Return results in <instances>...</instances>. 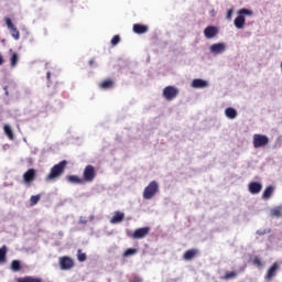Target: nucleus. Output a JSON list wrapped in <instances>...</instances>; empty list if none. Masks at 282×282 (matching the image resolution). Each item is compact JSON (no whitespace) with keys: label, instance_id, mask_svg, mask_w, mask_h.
<instances>
[{"label":"nucleus","instance_id":"nucleus-1","mask_svg":"<svg viewBox=\"0 0 282 282\" xmlns=\"http://www.w3.org/2000/svg\"><path fill=\"white\" fill-rule=\"evenodd\" d=\"M65 169H67V161L63 160L51 169V172L45 177V181L54 182V180H58V177H61L62 174L65 173Z\"/></svg>","mask_w":282,"mask_h":282},{"label":"nucleus","instance_id":"nucleus-2","mask_svg":"<svg viewBox=\"0 0 282 282\" xmlns=\"http://www.w3.org/2000/svg\"><path fill=\"white\" fill-rule=\"evenodd\" d=\"M160 191V185H158V182L152 181L149 183V185L143 191V199H153L155 197V194Z\"/></svg>","mask_w":282,"mask_h":282},{"label":"nucleus","instance_id":"nucleus-3","mask_svg":"<svg viewBox=\"0 0 282 282\" xmlns=\"http://www.w3.org/2000/svg\"><path fill=\"white\" fill-rule=\"evenodd\" d=\"M254 149H263V147H268L270 144V139L265 134H253V141H252Z\"/></svg>","mask_w":282,"mask_h":282},{"label":"nucleus","instance_id":"nucleus-4","mask_svg":"<svg viewBox=\"0 0 282 282\" xmlns=\"http://www.w3.org/2000/svg\"><path fill=\"white\" fill-rule=\"evenodd\" d=\"M96 175H97L96 167H94V165H87L84 169L82 180L84 183L85 182L91 183V182H94V180H96Z\"/></svg>","mask_w":282,"mask_h":282},{"label":"nucleus","instance_id":"nucleus-5","mask_svg":"<svg viewBox=\"0 0 282 282\" xmlns=\"http://www.w3.org/2000/svg\"><path fill=\"white\" fill-rule=\"evenodd\" d=\"M178 94H180V90L174 86H166L163 89V98H165V100H169V101L175 100Z\"/></svg>","mask_w":282,"mask_h":282},{"label":"nucleus","instance_id":"nucleus-6","mask_svg":"<svg viewBox=\"0 0 282 282\" xmlns=\"http://www.w3.org/2000/svg\"><path fill=\"white\" fill-rule=\"evenodd\" d=\"M4 22L8 30H10L11 32V36H13L15 41H19V39H21V33L19 32V29H17L14 23H12V20L10 18H4Z\"/></svg>","mask_w":282,"mask_h":282},{"label":"nucleus","instance_id":"nucleus-7","mask_svg":"<svg viewBox=\"0 0 282 282\" xmlns=\"http://www.w3.org/2000/svg\"><path fill=\"white\" fill-rule=\"evenodd\" d=\"M149 232H151V227L138 228L130 235V237L132 239H144Z\"/></svg>","mask_w":282,"mask_h":282},{"label":"nucleus","instance_id":"nucleus-8","mask_svg":"<svg viewBox=\"0 0 282 282\" xmlns=\"http://www.w3.org/2000/svg\"><path fill=\"white\" fill-rule=\"evenodd\" d=\"M61 270H72L74 268V260L67 256L59 258Z\"/></svg>","mask_w":282,"mask_h":282},{"label":"nucleus","instance_id":"nucleus-9","mask_svg":"<svg viewBox=\"0 0 282 282\" xmlns=\"http://www.w3.org/2000/svg\"><path fill=\"white\" fill-rule=\"evenodd\" d=\"M22 177L24 184L30 185L34 180H36V171L34 169H29Z\"/></svg>","mask_w":282,"mask_h":282},{"label":"nucleus","instance_id":"nucleus-10","mask_svg":"<svg viewBox=\"0 0 282 282\" xmlns=\"http://www.w3.org/2000/svg\"><path fill=\"white\" fill-rule=\"evenodd\" d=\"M219 34V29L217 26L209 25L204 30V36L206 39H215Z\"/></svg>","mask_w":282,"mask_h":282},{"label":"nucleus","instance_id":"nucleus-11","mask_svg":"<svg viewBox=\"0 0 282 282\" xmlns=\"http://www.w3.org/2000/svg\"><path fill=\"white\" fill-rule=\"evenodd\" d=\"M248 188L251 195H259V193H261V189L263 188V185L259 182H251L249 183Z\"/></svg>","mask_w":282,"mask_h":282},{"label":"nucleus","instance_id":"nucleus-12","mask_svg":"<svg viewBox=\"0 0 282 282\" xmlns=\"http://www.w3.org/2000/svg\"><path fill=\"white\" fill-rule=\"evenodd\" d=\"M276 270H279V263H273L269 270L267 271V274L264 276V279L267 281H272V279H274V276H276Z\"/></svg>","mask_w":282,"mask_h":282},{"label":"nucleus","instance_id":"nucleus-13","mask_svg":"<svg viewBox=\"0 0 282 282\" xmlns=\"http://www.w3.org/2000/svg\"><path fill=\"white\" fill-rule=\"evenodd\" d=\"M199 254V250L197 249H188L187 251L184 252L183 259L184 261H193L195 257Z\"/></svg>","mask_w":282,"mask_h":282},{"label":"nucleus","instance_id":"nucleus-14","mask_svg":"<svg viewBox=\"0 0 282 282\" xmlns=\"http://www.w3.org/2000/svg\"><path fill=\"white\" fill-rule=\"evenodd\" d=\"M212 54H221L223 52H226V44L224 43H216V44H213L210 47H209Z\"/></svg>","mask_w":282,"mask_h":282},{"label":"nucleus","instance_id":"nucleus-15","mask_svg":"<svg viewBox=\"0 0 282 282\" xmlns=\"http://www.w3.org/2000/svg\"><path fill=\"white\" fill-rule=\"evenodd\" d=\"M134 34H147L149 32V26L147 24H133L132 28Z\"/></svg>","mask_w":282,"mask_h":282},{"label":"nucleus","instance_id":"nucleus-16","mask_svg":"<svg viewBox=\"0 0 282 282\" xmlns=\"http://www.w3.org/2000/svg\"><path fill=\"white\" fill-rule=\"evenodd\" d=\"M234 25L237 30H243V26L246 25V17L238 15L234 21Z\"/></svg>","mask_w":282,"mask_h":282},{"label":"nucleus","instance_id":"nucleus-17","mask_svg":"<svg viewBox=\"0 0 282 282\" xmlns=\"http://www.w3.org/2000/svg\"><path fill=\"white\" fill-rule=\"evenodd\" d=\"M192 87H194V89H204V87H208V82L204 79H194L192 82Z\"/></svg>","mask_w":282,"mask_h":282},{"label":"nucleus","instance_id":"nucleus-18","mask_svg":"<svg viewBox=\"0 0 282 282\" xmlns=\"http://www.w3.org/2000/svg\"><path fill=\"white\" fill-rule=\"evenodd\" d=\"M124 221V214L121 212H115V215L110 219V224H120Z\"/></svg>","mask_w":282,"mask_h":282},{"label":"nucleus","instance_id":"nucleus-19","mask_svg":"<svg viewBox=\"0 0 282 282\" xmlns=\"http://www.w3.org/2000/svg\"><path fill=\"white\" fill-rule=\"evenodd\" d=\"M113 79H105L101 83H99V89H113Z\"/></svg>","mask_w":282,"mask_h":282},{"label":"nucleus","instance_id":"nucleus-20","mask_svg":"<svg viewBox=\"0 0 282 282\" xmlns=\"http://www.w3.org/2000/svg\"><path fill=\"white\" fill-rule=\"evenodd\" d=\"M274 194V186L269 185L264 192L262 193V199H270V197H272V195Z\"/></svg>","mask_w":282,"mask_h":282},{"label":"nucleus","instance_id":"nucleus-21","mask_svg":"<svg viewBox=\"0 0 282 282\" xmlns=\"http://www.w3.org/2000/svg\"><path fill=\"white\" fill-rule=\"evenodd\" d=\"M66 180L67 182H69V184H85L83 177L80 178L79 176L76 175H68L66 176Z\"/></svg>","mask_w":282,"mask_h":282},{"label":"nucleus","instance_id":"nucleus-22","mask_svg":"<svg viewBox=\"0 0 282 282\" xmlns=\"http://www.w3.org/2000/svg\"><path fill=\"white\" fill-rule=\"evenodd\" d=\"M8 257V247L4 245L0 248V263H6Z\"/></svg>","mask_w":282,"mask_h":282},{"label":"nucleus","instance_id":"nucleus-23","mask_svg":"<svg viewBox=\"0 0 282 282\" xmlns=\"http://www.w3.org/2000/svg\"><path fill=\"white\" fill-rule=\"evenodd\" d=\"M225 116L229 118V120H235V118H237V110L235 108H227Z\"/></svg>","mask_w":282,"mask_h":282},{"label":"nucleus","instance_id":"nucleus-24","mask_svg":"<svg viewBox=\"0 0 282 282\" xmlns=\"http://www.w3.org/2000/svg\"><path fill=\"white\" fill-rule=\"evenodd\" d=\"M3 131L9 140H14V132L12 131V127H10V124H4Z\"/></svg>","mask_w":282,"mask_h":282},{"label":"nucleus","instance_id":"nucleus-25","mask_svg":"<svg viewBox=\"0 0 282 282\" xmlns=\"http://www.w3.org/2000/svg\"><path fill=\"white\" fill-rule=\"evenodd\" d=\"M18 282H43V280H41V278H34V276L28 275V276L18 279Z\"/></svg>","mask_w":282,"mask_h":282},{"label":"nucleus","instance_id":"nucleus-26","mask_svg":"<svg viewBox=\"0 0 282 282\" xmlns=\"http://www.w3.org/2000/svg\"><path fill=\"white\" fill-rule=\"evenodd\" d=\"M230 279H237V272L229 271V272H226L225 275L221 276L223 281H230Z\"/></svg>","mask_w":282,"mask_h":282},{"label":"nucleus","instance_id":"nucleus-27","mask_svg":"<svg viewBox=\"0 0 282 282\" xmlns=\"http://www.w3.org/2000/svg\"><path fill=\"white\" fill-rule=\"evenodd\" d=\"M18 63H19V53H12L10 57L11 67H17Z\"/></svg>","mask_w":282,"mask_h":282},{"label":"nucleus","instance_id":"nucleus-28","mask_svg":"<svg viewBox=\"0 0 282 282\" xmlns=\"http://www.w3.org/2000/svg\"><path fill=\"white\" fill-rule=\"evenodd\" d=\"M11 270H12L13 272H19V271L21 270V261H19V260H13V261L11 262Z\"/></svg>","mask_w":282,"mask_h":282},{"label":"nucleus","instance_id":"nucleus-29","mask_svg":"<svg viewBox=\"0 0 282 282\" xmlns=\"http://www.w3.org/2000/svg\"><path fill=\"white\" fill-rule=\"evenodd\" d=\"M133 254H138V249L129 248L123 252L122 257H133Z\"/></svg>","mask_w":282,"mask_h":282},{"label":"nucleus","instance_id":"nucleus-30","mask_svg":"<svg viewBox=\"0 0 282 282\" xmlns=\"http://www.w3.org/2000/svg\"><path fill=\"white\" fill-rule=\"evenodd\" d=\"M39 202H41V195L31 196V198H30L31 206H36V204H39Z\"/></svg>","mask_w":282,"mask_h":282},{"label":"nucleus","instance_id":"nucleus-31","mask_svg":"<svg viewBox=\"0 0 282 282\" xmlns=\"http://www.w3.org/2000/svg\"><path fill=\"white\" fill-rule=\"evenodd\" d=\"M272 217H282V209L281 207H275L271 210Z\"/></svg>","mask_w":282,"mask_h":282},{"label":"nucleus","instance_id":"nucleus-32","mask_svg":"<svg viewBox=\"0 0 282 282\" xmlns=\"http://www.w3.org/2000/svg\"><path fill=\"white\" fill-rule=\"evenodd\" d=\"M239 17H243V14H247L248 17H252V11L249 9H240L238 11Z\"/></svg>","mask_w":282,"mask_h":282},{"label":"nucleus","instance_id":"nucleus-33","mask_svg":"<svg viewBox=\"0 0 282 282\" xmlns=\"http://www.w3.org/2000/svg\"><path fill=\"white\" fill-rule=\"evenodd\" d=\"M77 259H78V261H80V262L87 261V254H86V253H83V250L78 249Z\"/></svg>","mask_w":282,"mask_h":282},{"label":"nucleus","instance_id":"nucleus-34","mask_svg":"<svg viewBox=\"0 0 282 282\" xmlns=\"http://www.w3.org/2000/svg\"><path fill=\"white\" fill-rule=\"evenodd\" d=\"M252 264L257 265L258 268H262L263 267V262H261V259L259 257H254L252 259Z\"/></svg>","mask_w":282,"mask_h":282},{"label":"nucleus","instance_id":"nucleus-35","mask_svg":"<svg viewBox=\"0 0 282 282\" xmlns=\"http://www.w3.org/2000/svg\"><path fill=\"white\" fill-rule=\"evenodd\" d=\"M120 43V35H115L111 40V45L116 46Z\"/></svg>","mask_w":282,"mask_h":282},{"label":"nucleus","instance_id":"nucleus-36","mask_svg":"<svg viewBox=\"0 0 282 282\" xmlns=\"http://www.w3.org/2000/svg\"><path fill=\"white\" fill-rule=\"evenodd\" d=\"M234 12H235L234 9H229V10L227 11V14H226L227 21L232 20V13H234Z\"/></svg>","mask_w":282,"mask_h":282},{"label":"nucleus","instance_id":"nucleus-37","mask_svg":"<svg viewBox=\"0 0 282 282\" xmlns=\"http://www.w3.org/2000/svg\"><path fill=\"white\" fill-rule=\"evenodd\" d=\"M129 282H143L141 276L134 275L132 280H130Z\"/></svg>","mask_w":282,"mask_h":282},{"label":"nucleus","instance_id":"nucleus-38","mask_svg":"<svg viewBox=\"0 0 282 282\" xmlns=\"http://www.w3.org/2000/svg\"><path fill=\"white\" fill-rule=\"evenodd\" d=\"M3 63H6V59H3V55L0 53V66L3 65Z\"/></svg>","mask_w":282,"mask_h":282},{"label":"nucleus","instance_id":"nucleus-39","mask_svg":"<svg viewBox=\"0 0 282 282\" xmlns=\"http://www.w3.org/2000/svg\"><path fill=\"white\" fill-rule=\"evenodd\" d=\"M46 78H47V80H50V78H52V73L47 72Z\"/></svg>","mask_w":282,"mask_h":282},{"label":"nucleus","instance_id":"nucleus-40","mask_svg":"<svg viewBox=\"0 0 282 282\" xmlns=\"http://www.w3.org/2000/svg\"><path fill=\"white\" fill-rule=\"evenodd\" d=\"M89 65H94V59H90V61H89Z\"/></svg>","mask_w":282,"mask_h":282}]
</instances>
